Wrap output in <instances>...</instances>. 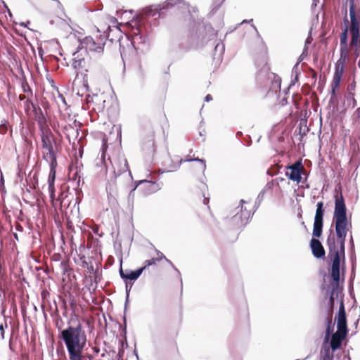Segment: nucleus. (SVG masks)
Returning a JSON list of instances; mask_svg holds the SVG:
<instances>
[{
  "label": "nucleus",
  "instance_id": "f257e3e1",
  "mask_svg": "<svg viewBox=\"0 0 360 360\" xmlns=\"http://www.w3.org/2000/svg\"><path fill=\"white\" fill-rule=\"evenodd\" d=\"M333 219L337 238L333 230H330L326 243L329 255L333 257L331 277L338 283L340 281V254L345 252L347 233L352 229V223L348 221L347 217V208L342 193L335 195Z\"/></svg>",
  "mask_w": 360,
  "mask_h": 360
},
{
  "label": "nucleus",
  "instance_id": "f03ea898",
  "mask_svg": "<svg viewBox=\"0 0 360 360\" xmlns=\"http://www.w3.org/2000/svg\"><path fill=\"white\" fill-rule=\"evenodd\" d=\"M345 27L340 34V58L335 63V72L333 80L331 82V94L335 96L336 91L338 89L341 79L343 75L345 65L349 60L356 61L360 56V34L359 28H356V31L352 30L349 27V32L352 39L349 44H348V27L347 24L349 22L347 16L345 18Z\"/></svg>",
  "mask_w": 360,
  "mask_h": 360
},
{
  "label": "nucleus",
  "instance_id": "7ed1b4c3",
  "mask_svg": "<svg viewBox=\"0 0 360 360\" xmlns=\"http://www.w3.org/2000/svg\"><path fill=\"white\" fill-rule=\"evenodd\" d=\"M56 327L60 330L58 338L64 342L68 355L72 356L76 352L84 350L86 345L87 334L80 322L78 321L75 325H69L65 329H61L57 323Z\"/></svg>",
  "mask_w": 360,
  "mask_h": 360
},
{
  "label": "nucleus",
  "instance_id": "20e7f679",
  "mask_svg": "<svg viewBox=\"0 0 360 360\" xmlns=\"http://www.w3.org/2000/svg\"><path fill=\"white\" fill-rule=\"evenodd\" d=\"M38 123L41 132L43 158L48 162H57L56 153L53 148V143L56 142L55 139L51 131L46 124V120L44 116L39 118Z\"/></svg>",
  "mask_w": 360,
  "mask_h": 360
},
{
  "label": "nucleus",
  "instance_id": "39448f33",
  "mask_svg": "<svg viewBox=\"0 0 360 360\" xmlns=\"http://www.w3.org/2000/svg\"><path fill=\"white\" fill-rule=\"evenodd\" d=\"M110 162V167L109 169L112 172V175L110 176V179L108 181V186L110 189H112V186L117 184V180L120 181L122 179L123 175H127V172L129 171V167L127 160L122 155H113L109 158Z\"/></svg>",
  "mask_w": 360,
  "mask_h": 360
},
{
  "label": "nucleus",
  "instance_id": "423d86ee",
  "mask_svg": "<svg viewBox=\"0 0 360 360\" xmlns=\"http://www.w3.org/2000/svg\"><path fill=\"white\" fill-rule=\"evenodd\" d=\"M112 98L105 93L94 94L86 97L87 108L96 112H103L111 106Z\"/></svg>",
  "mask_w": 360,
  "mask_h": 360
},
{
  "label": "nucleus",
  "instance_id": "0eeeda50",
  "mask_svg": "<svg viewBox=\"0 0 360 360\" xmlns=\"http://www.w3.org/2000/svg\"><path fill=\"white\" fill-rule=\"evenodd\" d=\"M108 36L104 34H95L94 35L86 36L82 39H79L82 49H85L86 51L102 52Z\"/></svg>",
  "mask_w": 360,
  "mask_h": 360
},
{
  "label": "nucleus",
  "instance_id": "6e6552de",
  "mask_svg": "<svg viewBox=\"0 0 360 360\" xmlns=\"http://www.w3.org/2000/svg\"><path fill=\"white\" fill-rule=\"evenodd\" d=\"M192 200L196 207H200L202 205V210L208 214H211L210 208L208 205L210 201V195L208 193L207 186L201 183L200 186L193 191L192 194Z\"/></svg>",
  "mask_w": 360,
  "mask_h": 360
},
{
  "label": "nucleus",
  "instance_id": "1a4fd4ad",
  "mask_svg": "<svg viewBox=\"0 0 360 360\" xmlns=\"http://www.w3.org/2000/svg\"><path fill=\"white\" fill-rule=\"evenodd\" d=\"M121 56L124 65H127L129 68L136 72H141V59L134 46L129 47L127 50H124L121 53Z\"/></svg>",
  "mask_w": 360,
  "mask_h": 360
},
{
  "label": "nucleus",
  "instance_id": "9d476101",
  "mask_svg": "<svg viewBox=\"0 0 360 360\" xmlns=\"http://www.w3.org/2000/svg\"><path fill=\"white\" fill-rule=\"evenodd\" d=\"M162 184L158 181L140 180L136 182L134 190L138 189L139 192L143 196L155 193L162 188Z\"/></svg>",
  "mask_w": 360,
  "mask_h": 360
},
{
  "label": "nucleus",
  "instance_id": "9b49d317",
  "mask_svg": "<svg viewBox=\"0 0 360 360\" xmlns=\"http://www.w3.org/2000/svg\"><path fill=\"white\" fill-rule=\"evenodd\" d=\"M240 203V210L231 219V224L238 228L245 225L252 214L250 206H247L248 203L243 200H241Z\"/></svg>",
  "mask_w": 360,
  "mask_h": 360
},
{
  "label": "nucleus",
  "instance_id": "f8f14e48",
  "mask_svg": "<svg viewBox=\"0 0 360 360\" xmlns=\"http://www.w3.org/2000/svg\"><path fill=\"white\" fill-rule=\"evenodd\" d=\"M141 141L142 150L148 155H153L157 145L155 133L150 127L146 128L143 130Z\"/></svg>",
  "mask_w": 360,
  "mask_h": 360
},
{
  "label": "nucleus",
  "instance_id": "ddd939ff",
  "mask_svg": "<svg viewBox=\"0 0 360 360\" xmlns=\"http://www.w3.org/2000/svg\"><path fill=\"white\" fill-rule=\"evenodd\" d=\"M72 65L74 69L79 71L88 72L91 69V59L87 53L83 55L79 51L73 53Z\"/></svg>",
  "mask_w": 360,
  "mask_h": 360
},
{
  "label": "nucleus",
  "instance_id": "4468645a",
  "mask_svg": "<svg viewBox=\"0 0 360 360\" xmlns=\"http://www.w3.org/2000/svg\"><path fill=\"white\" fill-rule=\"evenodd\" d=\"M346 4H349V16L352 30L360 29V5L359 0H346Z\"/></svg>",
  "mask_w": 360,
  "mask_h": 360
},
{
  "label": "nucleus",
  "instance_id": "2eb2a0df",
  "mask_svg": "<svg viewBox=\"0 0 360 360\" xmlns=\"http://www.w3.org/2000/svg\"><path fill=\"white\" fill-rule=\"evenodd\" d=\"M316 210L314 217V227H313V236L315 238H320L322 234L323 224V202H319L316 205Z\"/></svg>",
  "mask_w": 360,
  "mask_h": 360
},
{
  "label": "nucleus",
  "instance_id": "dca6fc26",
  "mask_svg": "<svg viewBox=\"0 0 360 360\" xmlns=\"http://www.w3.org/2000/svg\"><path fill=\"white\" fill-rule=\"evenodd\" d=\"M286 176L289 179L299 184L301 180V174L305 172V168L300 161L295 162L293 165L286 167Z\"/></svg>",
  "mask_w": 360,
  "mask_h": 360
},
{
  "label": "nucleus",
  "instance_id": "f3484780",
  "mask_svg": "<svg viewBox=\"0 0 360 360\" xmlns=\"http://www.w3.org/2000/svg\"><path fill=\"white\" fill-rule=\"evenodd\" d=\"M337 328L338 330L348 333L346 312L343 300H341L340 301L339 311L337 315Z\"/></svg>",
  "mask_w": 360,
  "mask_h": 360
},
{
  "label": "nucleus",
  "instance_id": "a211bd4d",
  "mask_svg": "<svg viewBox=\"0 0 360 360\" xmlns=\"http://www.w3.org/2000/svg\"><path fill=\"white\" fill-rule=\"evenodd\" d=\"M110 22L115 24L116 22V19L112 17L99 18L98 20L97 21L96 34H102L101 33H103V34L105 35V32L107 31H110L111 29V26L110 25Z\"/></svg>",
  "mask_w": 360,
  "mask_h": 360
},
{
  "label": "nucleus",
  "instance_id": "6ab92c4d",
  "mask_svg": "<svg viewBox=\"0 0 360 360\" xmlns=\"http://www.w3.org/2000/svg\"><path fill=\"white\" fill-rule=\"evenodd\" d=\"M310 247L313 255L316 258H323L325 256V250L321 243L316 238H312L310 241Z\"/></svg>",
  "mask_w": 360,
  "mask_h": 360
},
{
  "label": "nucleus",
  "instance_id": "aec40b11",
  "mask_svg": "<svg viewBox=\"0 0 360 360\" xmlns=\"http://www.w3.org/2000/svg\"><path fill=\"white\" fill-rule=\"evenodd\" d=\"M347 332L338 330L332 335L330 340V347L333 351L340 347L342 340L346 338Z\"/></svg>",
  "mask_w": 360,
  "mask_h": 360
},
{
  "label": "nucleus",
  "instance_id": "412c9836",
  "mask_svg": "<svg viewBox=\"0 0 360 360\" xmlns=\"http://www.w3.org/2000/svg\"><path fill=\"white\" fill-rule=\"evenodd\" d=\"M143 269H138L136 271H131V270H125L124 271L122 267H120V274L122 278L130 281L136 280L141 274L143 273Z\"/></svg>",
  "mask_w": 360,
  "mask_h": 360
},
{
  "label": "nucleus",
  "instance_id": "4be33fe9",
  "mask_svg": "<svg viewBox=\"0 0 360 360\" xmlns=\"http://www.w3.org/2000/svg\"><path fill=\"white\" fill-rule=\"evenodd\" d=\"M182 315V307L181 304H179L175 310H173L172 308H169L166 312V316L167 319H170L174 318L176 319L178 321H180L181 319Z\"/></svg>",
  "mask_w": 360,
  "mask_h": 360
},
{
  "label": "nucleus",
  "instance_id": "5701e85b",
  "mask_svg": "<svg viewBox=\"0 0 360 360\" xmlns=\"http://www.w3.org/2000/svg\"><path fill=\"white\" fill-rule=\"evenodd\" d=\"M255 63L258 67V69L260 70L265 68H266L268 70H269V68L268 67V56L266 53L258 54Z\"/></svg>",
  "mask_w": 360,
  "mask_h": 360
},
{
  "label": "nucleus",
  "instance_id": "b1692460",
  "mask_svg": "<svg viewBox=\"0 0 360 360\" xmlns=\"http://www.w3.org/2000/svg\"><path fill=\"white\" fill-rule=\"evenodd\" d=\"M163 258H165V255H163V253L156 250V256L153 257L150 259H146L143 263V266L141 267L140 269H143L144 271L150 266L156 265L157 262L161 261Z\"/></svg>",
  "mask_w": 360,
  "mask_h": 360
},
{
  "label": "nucleus",
  "instance_id": "393cba45",
  "mask_svg": "<svg viewBox=\"0 0 360 360\" xmlns=\"http://www.w3.org/2000/svg\"><path fill=\"white\" fill-rule=\"evenodd\" d=\"M166 355L171 358H176L179 355V350L176 341H174L170 347L165 350Z\"/></svg>",
  "mask_w": 360,
  "mask_h": 360
},
{
  "label": "nucleus",
  "instance_id": "a878e982",
  "mask_svg": "<svg viewBox=\"0 0 360 360\" xmlns=\"http://www.w3.org/2000/svg\"><path fill=\"white\" fill-rule=\"evenodd\" d=\"M49 164L50 166V172H49V179H48V184H49V186L54 185V181H55V179H56V169L58 163H57V162H49Z\"/></svg>",
  "mask_w": 360,
  "mask_h": 360
},
{
  "label": "nucleus",
  "instance_id": "bb28decb",
  "mask_svg": "<svg viewBox=\"0 0 360 360\" xmlns=\"http://www.w3.org/2000/svg\"><path fill=\"white\" fill-rule=\"evenodd\" d=\"M79 170L77 166L71 165L69 167V177L73 181L79 182L80 176L79 175Z\"/></svg>",
  "mask_w": 360,
  "mask_h": 360
},
{
  "label": "nucleus",
  "instance_id": "cd10ccee",
  "mask_svg": "<svg viewBox=\"0 0 360 360\" xmlns=\"http://www.w3.org/2000/svg\"><path fill=\"white\" fill-rule=\"evenodd\" d=\"M22 89L24 94H26L27 97H32V91L27 81H23L21 84Z\"/></svg>",
  "mask_w": 360,
  "mask_h": 360
},
{
  "label": "nucleus",
  "instance_id": "c85d7f7f",
  "mask_svg": "<svg viewBox=\"0 0 360 360\" xmlns=\"http://www.w3.org/2000/svg\"><path fill=\"white\" fill-rule=\"evenodd\" d=\"M23 104L25 111L27 115H29L31 110H35L34 105L31 101V98H28V100L25 101Z\"/></svg>",
  "mask_w": 360,
  "mask_h": 360
},
{
  "label": "nucleus",
  "instance_id": "c756f323",
  "mask_svg": "<svg viewBox=\"0 0 360 360\" xmlns=\"http://www.w3.org/2000/svg\"><path fill=\"white\" fill-rule=\"evenodd\" d=\"M193 160L199 161L201 164L202 169L203 170L205 169L206 165H205V162L204 160H200L198 158H192L190 155H188L187 156H186L185 159H184V160L181 159L180 162H186V161H193Z\"/></svg>",
  "mask_w": 360,
  "mask_h": 360
},
{
  "label": "nucleus",
  "instance_id": "7c9ffc66",
  "mask_svg": "<svg viewBox=\"0 0 360 360\" xmlns=\"http://www.w3.org/2000/svg\"><path fill=\"white\" fill-rule=\"evenodd\" d=\"M83 350H80L78 352H76L75 354H74L72 356L71 354H69V359L70 360H84V356L82 354Z\"/></svg>",
  "mask_w": 360,
  "mask_h": 360
},
{
  "label": "nucleus",
  "instance_id": "2f4dec72",
  "mask_svg": "<svg viewBox=\"0 0 360 360\" xmlns=\"http://www.w3.org/2000/svg\"><path fill=\"white\" fill-rule=\"evenodd\" d=\"M334 293H335V290H333L332 292H331L330 298H329V302H328V304H329V307H330L329 315H330V317L332 316L333 311V307H334V301H335V300H334Z\"/></svg>",
  "mask_w": 360,
  "mask_h": 360
},
{
  "label": "nucleus",
  "instance_id": "473e14b6",
  "mask_svg": "<svg viewBox=\"0 0 360 360\" xmlns=\"http://www.w3.org/2000/svg\"><path fill=\"white\" fill-rule=\"evenodd\" d=\"M323 360H333V355L330 352L329 347H326L324 349Z\"/></svg>",
  "mask_w": 360,
  "mask_h": 360
},
{
  "label": "nucleus",
  "instance_id": "72a5a7b5",
  "mask_svg": "<svg viewBox=\"0 0 360 360\" xmlns=\"http://www.w3.org/2000/svg\"><path fill=\"white\" fill-rule=\"evenodd\" d=\"M49 193H50V198H51V199L52 202H53L54 196H55V193H54V191H55L54 185H49Z\"/></svg>",
  "mask_w": 360,
  "mask_h": 360
},
{
  "label": "nucleus",
  "instance_id": "f704fd0d",
  "mask_svg": "<svg viewBox=\"0 0 360 360\" xmlns=\"http://www.w3.org/2000/svg\"><path fill=\"white\" fill-rule=\"evenodd\" d=\"M330 323H331V320L328 319V327H327V330H326V340H328V338H329L330 334Z\"/></svg>",
  "mask_w": 360,
  "mask_h": 360
},
{
  "label": "nucleus",
  "instance_id": "c9c22d12",
  "mask_svg": "<svg viewBox=\"0 0 360 360\" xmlns=\"http://www.w3.org/2000/svg\"><path fill=\"white\" fill-rule=\"evenodd\" d=\"M169 5L172 6V4L169 2V1H167L165 2L164 5H162V6H161V5L158 6V8H156V10L161 11L162 9H165L166 8L168 7Z\"/></svg>",
  "mask_w": 360,
  "mask_h": 360
},
{
  "label": "nucleus",
  "instance_id": "e433bc0d",
  "mask_svg": "<svg viewBox=\"0 0 360 360\" xmlns=\"http://www.w3.org/2000/svg\"><path fill=\"white\" fill-rule=\"evenodd\" d=\"M354 116L357 119V120L356 122H360V108H359L356 110V112L354 113Z\"/></svg>",
  "mask_w": 360,
  "mask_h": 360
},
{
  "label": "nucleus",
  "instance_id": "4c0bfd02",
  "mask_svg": "<svg viewBox=\"0 0 360 360\" xmlns=\"http://www.w3.org/2000/svg\"><path fill=\"white\" fill-rule=\"evenodd\" d=\"M28 98H32V97H27L26 94L19 95V99L20 101H26V100H28Z\"/></svg>",
  "mask_w": 360,
  "mask_h": 360
},
{
  "label": "nucleus",
  "instance_id": "58836bf2",
  "mask_svg": "<svg viewBox=\"0 0 360 360\" xmlns=\"http://www.w3.org/2000/svg\"><path fill=\"white\" fill-rule=\"evenodd\" d=\"M205 101L209 102L212 100V96L210 94H207L205 98Z\"/></svg>",
  "mask_w": 360,
  "mask_h": 360
},
{
  "label": "nucleus",
  "instance_id": "ea45409f",
  "mask_svg": "<svg viewBox=\"0 0 360 360\" xmlns=\"http://www.w3.org/2000/svg\"><path fill=\"white\" fill-rule=\"evenodd\" d=\"M92 349L95 354H98L100 352V349L98 347H94Z\"/></svg>",
  "mask_w": 360,
  "mask_h": 360
},
{
  "label": "nucleus",
  "instance_id": "a19ab883",
  "mask_svg": "<svg viewBox=\"0 0 360 360\" xmlns=\"http://www.w3.org/2000/svg\"><path fill=\"white\" fill-rule=\"evenodd\" d=\"M88 358H89V360H92L93 359V356L91 355H89Z\"/></svg>",
  "mask_w": 360,
  "mask_h": 360
},
{
  "label": "nucleus",
  "instance_id": "79ce46f5",
  "mask_svg": "<svg viewBox=\"0 0 360 360\" xmlns=\"http://www.w3.org/2000/svg\"><path fill=\"white\" fill-rule=\"evenodd\" d=\"M0 330H2V331H4V327H3V325H1V326H0Z\"/></svg>",
  "mask_w": 360,
  "mask_h": 360
},
{
  "label": "nucleus",
  "instance_id": "37998d69",
  "mask_svg": "<svg viewBox=\"0 0 360 360\" xmlns=\"http://www.w3.org/2000/svg\"><path fill=\"white\" fill-rule=\"evenodd\" d=\"M14 236H15V238L16 239H18L17 234H15V235H14Z\"/></svg>",
  "mask_w": 360,
  "mask_h": 360
}]
</instances>
